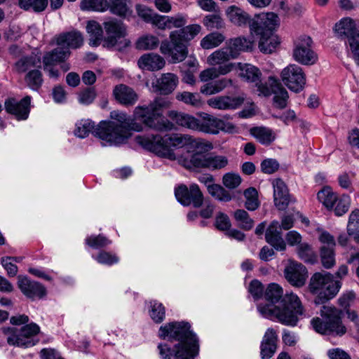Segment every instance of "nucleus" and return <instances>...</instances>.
I'll use <instances>...</instances> for the list:
<instances>
[{
    "label": "nucleus",
    "instance_id": "nucleus-1",
    "mask_svg": "<svg viewBox=\"0 0 359 359\" xmlns=\"http://www.w3.org/2000/svg\"><path fill=\"white\" fill-rule=\"evenodd\" d=\"M282 287L276 283L269 284L265 290V299L271 304H259V312L267 318L277 319L285 325L295 326L298 316L304 315V309L299 297L294 294H286L283 297Z\"/></svg>",
    "mask_w": 359,
    "mask_h": 359
},
{
    "label": "nucleus",
    "instance_id": "nucleus-2",
    "mask_svg": "<svg viewBox=\"0 0 359 359\" xmlns=\"http://www.w3.org/2000/svg\"><path fill=\"white\" fill-rule=\"evenodd\" d=\"M136 142L144 149L156 154L157 156L164 157L170 160H175L176 156L172 148H185L186 151L177 157V161L182 165L181 159L184 158L188 153H194L196 147L195 143H198L203 140H194L189 135L172 133L162 137L155 135L149 137L137 136Z\"/></svg>",
    "mask_w": 359,
    "mask_h": 359
},
{
    "label": "nucleus",
    "instance_id": "nucleus-3",
    "mask_svg": "<svg viewBox=\"0 0 359 359\" xmlns=\"http://www.w3.org/2000/svg\"><path fill=\"white\" fill-rule=\"evenodd\" d=\"M110 117L114 121L100 122L93 133L111 144H123L131 136V131L142 130V126L125 112L113 111Z\"/></svg>",
    "mask_w": 359,
    "mask_h": 359
},
{
    "label": "nucleus",
    "instance_id": "nucleus-4",
    "mask_svg": "<svg viewBox=\"0 0 359 359\" xmlns=\"http://www.w3.org/2000/svg\"><path fill=\"white\" fill-rule=\"evenodd\" d=\"M159 337H169L180 343L175 345L176 359H194L198 353V344L195 334L190 330V325L184 322H172L159 329Z\"/></svg>",
    "mask_w": 359,
    "mask_h": 359
},
{
    "label": "nucleus",
    "instance_id": "nucleus-5",
    "mask_svg": "<svg viewBox=\"0 0 359 359\" xmlns=\"http://www.w3.org/2000/svg\"><path fill=\"white\" fill-rule=\"evenodd\" d=\"M278 24V16L273 12L255 15V19L250 25V36L259 39V48L261 52L270 54L280 43L278 37L273 33Z\"/></svg>",
    "mask_w": 359,
    "mask_h": 359
},
{
    "label": "nucleus",
    "instance_id": "nucleus-6",
    "mask_svg": "<svg viewBox=\"0 0 359 359\" xmlns=\"http://www.w3.org/2000/svg\"><path fill=\"white\" fill-rule=\"evenodd\" d=\"M196 149L194 153H188L184 158L181 159L182 165L187 169L205 168L215 171L225 168L229 164V159L223 155L207 154L213 147L212 143L202 140L194 144Z\"/></svg>",
    "mask_w": 359,
    "mask_h": 359
},
{
    "label": "nucleus",
    "instance_id": "nucleus-7",
    "mask_svg": "<svg viewBox=\"0 0 359 359\" xmlns=\"http://www.w3.org/2000/svg\"><path fill=\"white\" fill-rule=\"evenodd\" d=\"M170 102L164 97H156L148 106H137L134 109V117L142 121L147 127L157 131H168L173 124L163 116V109L168 108Z\"/></svg>",
    "mask_w": 359,
    "mask_h": 359
},
{
    "label": "nucleus",
    "instance_id": "nucleus-8",
    "mask_svg": "<svg viewBox=\"0 0 359 359\" xmlns=\"http://www.w3.org/2000/svg\"><path fill=\"white\" fill-rule=\"evenodd\" d=\"M322 318H316L311 325L316 332L323 334H334L342 336L346 327L342 322L343 311L335 306H323L320 310Z\"/></svg>",
    "mask_w": 359,
    "mask_h": 359
},
{
    "label": "nucleus",
    "instance_id": "nucleus-9",
    "mask_svg": "<svg viewBox=\"0 0 359 359\" xmlns=\"http://www.w3.org/2000/svg\"><path fill=\"white\" fill-rule=\"evenodd\" d=\"M334 276L328 272H316L311 278L309 290L316 294L314 302L321 304L333 298L341 287V283L334 281Z\"/></svg>",
    "mask_w": 359,
    "mask_h": 359
},
{
    "label": "nucleus",
    "instance_id": "nucleus-10",
    "mask_svg": "<svg viewBox=\"0 0 359 359\" xmlns=\"http://www.w3.org/2000/svg\"><path fill=\"white\" fill-rule=\"evenodd\" d=\"M107 33L104 46L107 48H115L118 51L129 46L130 41L125 39L126 27L121 21L113 19L103 23Z\"/></svg>",
    "mask_w": 359,
    "mask_h": 359
},
{
    "label": "nucleus",
    "instance_id": "nucleus-11",
    "mask_svg": "<svg viewBox=\"0 0 359 359\" xmlns=\"http://www.w3.org/2000/svg\"><path fill=\"white\" fill-rule=\"evenodd\" d=\"M259 95L269 97L273 95V104L276 107L283 109L287 107L289 95L278 79L269 76L264 84L258 86Z\"/></svg>",
    "mask_w": 359,
    "mask_h": 359
},
{
    "label": "nucleus",
    "instance_id": "nucleus-12",
    "mask_svg": "<svg viewBox=\"0 0 359 359\" xmlns=\"http://www.w3.org/2000/svg\"><path fill=\"white\" fill-rule=\"evenodd\" d=\"M2 332L8 335L7 341L9 344L18 346H32L34 345L32 337L39 332V327L35 323H30L22 327L19 332L13 327H3Z\"/></svg>",
    "mask_w": 359,
    "mask_h": 359
},
{
    "label": "nucleus",
    "instance_id": "nucleus-13",
    "mask_svg": "<svg viewBox=\"0 0 359 359\" xmlns=\"http://www.w3.org/2000/svg\"><path fill=\"white\" fill-rule=\"evenodd\" d=\"M169 39L170 41L164 40L161 42V53L170 57L172 63L182 62L188 55L187 46L180 39L177 32H171Z\"/></svg>",
    "mask_w": 359,
    "mask_h": 359
},
{
    "label": "nucleus",
    "instance_id": "nucleus-14",
    "mask_svg": "<svg viewBox=\"0 0 359 359\" xmlns=\"http://www.w3.org/2000/svg\"><path fill=\"white\" fill-rule=\"evenodd\" d=\"M283 83L294 93L302 91L306 84V74L302 68L297 65L290 64L280 72Z\"/></svg>",
    "mask_w": 359,
    "mask_h": 359
},
{
    "label": "nucleus",
    "instance_id": "nucleus-15",
    "mask_svg": "<svg viewBox=\"0 0 359 359\" xmlns=\"http://www.w3.org/2000/svg\"><path fill=\"white\" fill-rule=\"evenodd\" d=\"M313 41L311 37L303 36L294 42L292 56L294 60L304 65H311L318 60L317 54L312 49Z\"/></svg>",
    "mask_w": 359,
    "mask_h": 359
},
{
    "label": "nucleus",
    "instance_id": "nucleus-16",
    "mask_svg": "<svg viewBox=\"0 0 359 359\" xmlns=\"http://www.w3.org/2000/svg\"><path fill=\"white\" fill-rule=\"evenodd\" d=\"M71 51L68 48L57 47L50 51L46 52L42 57L43 70L48 73L49 77L57 79L60 73L55 66L64 62L69 58Z\"/></svg>",
    "mask_w": 359,
    "mask_h": 359
},
{
    "label": "nucleus",
    "instance_id": "nucleus-17",
    "mask_svg": "<svg viewBox=\"0 0 359 359\" xmlns=\"http://www.w3.org/2000/svg\"><path fill=\"white\" fill-rule=\"evenodd\" d=\"M175 194L177 200L184 206L193 205L197 208L203 203V194L196 184H191L189 187L181 184L175 189Z\"/></svg>",
    "mask_w": 359,
    "mask_h": 359
},
{
    "label": "nucleus",
    "instance_id": "nucleus-18",
    "mask_svg": "<svg viewBox=\"0 0 359 359\" xmlns=\"http://www.w3.org/2000/svg\"><path fill=\"white\" fill-rule=\"evenodd\" d=\"M284 276L287 282L292 286L301 287L305 285L308 272L306 268L302 264L289 260L284 269Z\"/></svg>",
    "mask_w": 359,
    "mask_h": 359
},
{
    "label": "nucleus",
    "instance_id": "nucleus-19",
    "mask_svg": "<svg viewBox=\"0 0 359 359\" xmlns=\"http://www.w3.org/2000/svg\"><path fill=\"white\" fill-rule=\"evenodd\" d=\"M31 97L26 96L20 102L15 98H8L5 101V109L9 114H13L18 120H25L29 113Z\"/></svg>",
    "mask_w": 359,
    "mask_h": 359
},
{
    "label": "nucleus",
    "instance_id": "nucleus-20",
    "mask_svg": "<svg viewBox=\"0 0 359 359\" xmlns=\"http://www.w3.org/2000/svg\"><path fill=\"white\" fill-rule=\"evenodd\" d=\"M53 41L62 48L76 49L81 47L83 43V38L81 32L73 30L68 32H62L56 35Z\"/></svg>",
    "mask_w": 359,
    "mask_h": 359
},
{
    "label": "nucleus",
    "instance_id": "nucleus-21",
    "mask_svg": "<svg viewBox=\"0 0 359 359\" xmlns=\"http://www.w3.org/2000/svg\"><path fill=\"white\" fill-rule=\"evenodd\" d=\"M18 285L21 292L29 299H41L46 294L45 287L25 276H18Z\"/></svg>",
    "mask_w": 359,
    "mask_h": 359
},
{
    "label": "nucleus",
    "instance_id": "nucleus-22",
    "mask_svg": "<svg viewBox=\"0 0 359 359\" xmlns=\"http://www.w3.org/2000/svg\"><path fill=\"white\" fill-rule=\"evenodd\" d=\"M232 59L235 58L226 46L224 48L218 49L212 53L208 57L207 62L209 65L217 67L228 66V67H230V73L236 66V64L230 62V60Z\"/></svg>",
    "mask_w": 359,
    "mask_h": 359
},
{
    "label": "nucleus",
    "instance_id": "nucleus-23",
    "mask_svg": "<svg viewBox=\"0 0 359 359\" xmlns=\"http://www.w3.org/2000/svg\"><path fill=\"white\" fill-rule=\"evenodd\" d=\"M278 334L272 328H268L264 333L260 345V355L262 359L271 358L276 351Z\"/></svg>",
    "mask_w": 359,
    "mask_h": 359
},
{
    "label": "nucleus",
    "instance_id": "nucleus-24",
    "mask_svg": "<svg viewBox=\"0 0 359 359\" xmlns=\"http://www.w3.org/2000/svg\"><path fill=\"white\" fill-rule=\"evenodd\" d=\"M178 84V77L172 73L161 74L156 82L152 83V88L154 92L161 95L170 94Z\"/></svg>",
    "mask_w": 359,
    "mask_h": 359
},
{
    "label": "nucleus",
    "instance_id": "nucleus-25",
    "mask_svg": "<svg viewBox=\"0 0 359 359\" xmlns=\"http://www.w3.org/2000/svg\"><path fill=\"white\" fill-rule=\"evenodd\" d=\"M273 201L276 207L280 210H285L290 201V196L285 182L280 179L273 182Z\"/></svg>",
    "mask_w": 359,
    "mask_h": 359
},
{
    "label": "nucleus",
    "instance_id": "nucleus-26",
    "mask_svg": "<svg viewBox=\"0 0 359 359\" xmlns=\"http://www.w3.org/2000/svg\"><path fill=\"white\" fill-rule=\"evenodd\" d=\"M266 241L277 250H285L286 244L282 238L278 222L273 221L266 230Z\"/></svg>",
    "mask_w": 359,
    "mask_h": 359
},
{
    "label": "nucleus",
    "instance_id": "nucleus-27",
    "mask_svg": "<svg viewBox=\"0 0 359 359\" xmlns=\"http://www.w3.org/2000/svg\"><path fill=\"white\" fill-rule=\"evenodd\" d=\"M113 95L116 101L125 106H133L138 100V95L135 91L125 84L116 86Z\"/></svg>",
    "mask_w": 359,
    "mask_h": 359
},
{
    "label": "nucleus",
    "instance_id": "nucleus-28",
    "mask_svg": "<svg viewBox=\"0 0 359 359\" xmlns=\"http://www.w3.org/2000/svg\"><path fill=\"white\" fill-rule=\"evenodd\" d=\"M244 100L245 98L243 96H218L209 99L207 102L208 104L212 108L225 110L236 109L240 107L243 103Z\"/></svg>",
    "mask_w": 359,
    "mask_h": 359
},
{
    "label": "nucleus",
    "instance_id": "nucleus-29",
    "mask_svg": "<svg viewBox=\"0 0 359 359\" xmlns=\"http://www.w3.org/2000/svg\"><path fill=\"white\" fill-rule=\"evenodd\" d=\"M226 15L230 22L234 25L245 27L248 25L250 29L252 22L255 19V15L253 18H251L250 15L247 12L235 6H230L227 8Z\"/></svg>",
    "mask_w": 359,
    "mask_h": 359
},
{
    "label": "nucleus",
    "instance_id": "nucleus-30",
    "mask_svg": "<svg viewBox=\"0 0 359 359\" xmlns=\"http://www.w3.org/2000/svg\"><path fill=\"white\" fill-rule=\"evenodd\" d=\"M140 69L147 71H158L165 65V60L158 54L147 53L142 55L137 62Z\"/></svg>",
    "mask_w": 359,
    "mask_h": 359
},
{
    "label": "nucleus",
    "instance_id": "nucleus-31",
    "mask_svg": "<svg viewBox=\"0 0 359 359\" xmlns=\"http://www.w3.org/2000/svg\"><path fill=\"white\" fill-rule=\"evenodd\" d=\"M226 46L233 57L236 58L241 52L251 51L253 49L254 41L244 36H238L227 41Z\"/></svg>",
    "mask_w": 359,
    "mask_h": 359
},
{
    "label": "nucleus",
    "instance_id": "nucleus-32",
    "mask_svg": "<svg viewBox=\"0 0 359 359\" xmlns=\"http://www.w3.org/2000/svg\"><path fill=\"white\" fill-rule=\"evenodd\" d=\"M198 128L196 130L206 133L217 134L219 132V126L222 124V119L208 114H203L198 119Z\"/></svg>",
    "mask_w": 359,
    "mask_h": 359
},
{
    "label": "nucleus",
    "instance_id": "nucleus-33",
    "mask_svg": "<svg viewBox=\"0 0 359 359\" xmlns=\"http://www.w3.org/2000/svg\"><path fill=\"white\" fill-rule=\"evenodd\" d=\"M236 65L241 71L239 76L245 81L255 83L257 88L263 84L261 83L262 73L257 67L250 64L238 63Z\"/></svg>",
    "mask_w": 359,
    "mask_h": 359
},
{
    "label": "nucleus",
    "instance_id": "nucleus-34",
    "mask_svg": "<svg viewBox=\"0 0 359 359\" xmlns=\"http://www.w3.org/2000/svg\"><path fill=\"white\" fill-rule=\"evenodd\" d=\"M168 116L179 126L195 130L198 128V118L192 116L176 111H170Z\"/></svg>",
    "mask_w": 359,
    "mask_h": 359
},
{
    "label": "nucleus",
    "instance_id": "nucleus-35",
    "mask_svg": "<svg viewBox=\"0 0 359 359\" xmlns=\"http://www.w3.org/2000/svg\"><path fill=\"white\" fill-rule=\"evenodd\" d=\"M233 84L230 79L223 78L215 81H211L203 85L200 88L201 93L205 95H211L219 93L224 88Z\"/></svg>",
    "mask_w": 359,
    "mask_h": 359
},
{
    "label": "nucleus",
    "instance_id": "nucleus-36",
    "mask_svg": "<svg viewBox=\"0 0 359 359\" xmlns=\"http://www.w3.org/2000/svg\"><path fill=\"white\" fill-rule=\"evenodd\" d=\"M335 32L342 39L348 40L359 33L354 22L350 18H344L335 25Z\"/></svg>",
    "mask_w": 359,
    "mask_h": 359
},
{
    "label": "nucleus",
    "instance_id": "nucleus-37",
    "mask_svg": "<svg viewBox=\"0 0 359 359\" xmlns=\"http://www.w3.org/2000/svg\"><path fill=\"white\" fill-rule=\"evenodd\" d=\"M89 34V44L91 46H97L103 39L102 27L96 21H89L86 26Z\"/></svg>",
    "mask_w": 359,
    "mask_h": 359
},
{
    "label": "nucleus",
    "instance_id": "nucleus-38",
    "mask_svg": "<svg viewBox=\"0 0 359 359\" xmlns=\"http://www.w3.org/2000/svg\"><path fill=\"white\" fill-rule=\"evenodd\" d=\"M250 132L262 144L269 145L275 140V135L271 129L267 128L254 127Z\"/></svg>",
    "mask_w": 359,
    "mask_h": 359
},
{
    "label": "nucleus",
    "instance_id": "nucleus-39",
    "mask_svg": "<svg viewBox=\"0 0 359 359\" xmlns=\"http://www.w3.org/2000/svg\"><path fill=\"white\" fill-rule=\"evenodd\" d=\"M230 67L224 66L220 67H213L208 68L200 73L199 78L201 81L206 82L224 76L229 73Z\"/></svg>",
    "mask_w": 359,
    "mask_h": 359
},
{
    "label": "nucleus",
    "instance_id": "nucleus-40",
    "mask_svg": "<svg viewBox=\"0 0 359 359\" xmlns=\"http://www.w3.org/2000/svg\"><path fill=\"white\" fill-rule=\"evenodd\" d=\"M201 25L194 24L184 26L182 29L172 31V32H177L180 39L186 43L194 39L201 32Z\"/></svg>",
    "mask_w": 359,
    "mask_h": 359
},
{
    "label": "nucleus",
    "instance_id": "nucleus-41",
    "mask_svg": "<svg viewBox=\"0 0 359 359\" xmlns=\"http://www.w3.org/2000/svg\"><path fill=\"white\" fill-rule=\"evenodd\" d=\"M225 40V36L219 32H212L206 35L201 41V46L203 49H211L219 46Z\"/></svg>",
    "mask_w": 359,
    "mask_h": 359
},
{
    "label": "nucleus",
    "instance_id": "nucleus-42",
    "mask_svg": "<svg viewBox=\"0 0 359 359\" xmlns=\"http://www.w3.org/2000/svg\"><path fill=\"white\" fill-rule=\"evenodd\" d=\"M318 200L327 208L332 209L337 201V196L331 188L325 187L318 193Z\"/></svg>",
    "mask_w": 359,
    "mask_h": 359
},
{
    "label": "nucleus",
    "instance_id": "nucleus-43",
    "mask_svg": "<svg viewBox=\"0 0 359 359\" xmlns=\"http://www.w3.org/2000/svg\"><path fill=\"white\" fill-rule=\"evenodd\" d=\"M233 217L238 226L243 230L249 231L254 226V220L250 218L249 214L244 210H236L233 213Z\"/></svg>",
    "mask_w": 359,
    "mask_h": 359
},
{
    "label": "nucleus",
    "instance_id": "nucleus-44",
    "mask_svg": "<svg viewBox=\"0 0 359 359\" xmlns=\"http://www.w3.org/2000/svg\"><path fill=\"white\" fill-rule=\"evenodd\" d=\"M243 195L245 198V207L247 210L253 211L259 208L258 192L255 188L249 187L246 189L243 192Z\"/></svg>",
    "mask_w": 359,
    "mask_h": 359
},
{
    "label": "nucleus",
    "instance_id": "nucleus-45",
    "mask_svg": "<svg viewBox=\"0 0 359 359\" xmlns=\"http://www.w3.org/2000/svg\"><path fill=\"white\" fill-rule=\"evenodd\" d=\"M41 60L36 56H27L20 59L15 63V67L18 72H25L35 67H40Z\"/></svg>",
    "mask_w": 359,
    "mask_h": 359
},
{
    "label": "nucleus",
    "instance_id": "nucleus-46",
    "mask_svg": "<svg viewBox=\"0 0 359 359\" xmlns=\"http://www.w3.org/2000/svg\"><path fill=\"white\" fill-rule=\"evenodd\" d=\"M109 9L112 13L124 18L130 16L133 13L126 0H116L110 4Z\"/></svg>",
    "mask_w": 359,
    "mask_h": 359
},
{
    "label": "nucleus",
    "instance_id": "nucleus-47",
    "mask_svg": "<svg viewBox=\"0 0 359 359\" xmlns=\"http://www.w3.org/2000/svg\"><path fill=\"white\" fill-rule=\"evenodd\" d=\"M81 9L104 11L110 7L107 0H82L80 4Z\"/></svg>",
    "mask_w": 359,
    "mask_h": 359
},
{
    "label": "nucleus",
    "instance_id": "nucleus-48",
    "mask_svg": "<svg viewBox=\"0 0 359 359\" xmlns=\"http://www.w3.org/2000/svg\"><path fill=\"white\" fill-rule=\"evenodd\" d=\"M25 80L31 89L37 90L43 83L42 74L39 69L30 70L25 75Z\"/></svg>",
    "mask_w": 359,
    "mask_h": 359
},
{
    "label": "nucleus",
    "instance_id": "nucleus-49",
    "mask_svg": "<svg viewBox=\"0 0 359 359\" xmlns=\"http://www.w3.org/2000/svg\"><path fill=\"white\" fill-rule=\"evenodd\" d=\"M208 191L212 197L220 201L228 202L232 199L230 192L219 184L208 186Z\"/></svg>",
    "mask_w": 359,
    "mask_h": 359
},
{
    "label": "nucleus",
    "instance_id": "nucleus-50",
    "mask_svg": "<svg viewBox=\"0 0 359 359\" xmlns=\"http://www.w3.org/2000/svg\"><path fill=\"white\" fill-rule=\"evenodd\" d=\"M203 23L208 29H222L225 28V22L219 14H210L206 15Z\"/></svg>",
    "mask_w": 359,
    "mask_h": 359
},
{
    "label": "nucleus",
    "instance_id": "nucleus-51",
    "mask_svg": "<svg viewBox=\"0 0 359 359\" xmlns=\"http://www.w3.org/2000/svg\"><path fill=\"white\" fill-rule=\"evenodd\" d=\"M158 44V37L153 35H145L137 40L136 48L140 50H152L156 48Z\"/></svg>",
    "mask_w": 359,
    "mask_h": 359
},
{
    "label": "nucleus",
    "instance_id": "nucleus-52",
    "mask_svg": "<svg viewBox=\"0 0 359 359\" xmlns=\"http://www.w3.org/2000/svg\"><path fill=\"white\" fill-rule=\"evenodd\" d=\"M176 98L185 104H190L194 107H199L201 105V96L198 93L187 91L178 93L176 95Z\"/></svg>",
    "mask_w": 359,
    "mask_h": 359
},
{
    "label": "nucleus",
    "instance_id": "nucleus-53",
    "mask_svg": "<svg viewBox=\"0 0 359 359\" xmlns=\"http://www.w3.org/2000/svg\"><path fill=\"white\" fill-rule=\"evenodd\" d=\"M320 257L323 266L325 268L330 269L335 264L334 248L323 245L320 250Z\"/></svg>",
    "mask_w": 359,
    "mask_h": 359
},
{
    "label": "nucleus",
    "instance_id": "nucleus-54",
    "mask_svg": "<svg viewBox=\"0 0 359 359\" xmlns=\"http://www.w3.org/2000/svg\"><path fill=\"white\" fill-rule=\"evenodd\" d=\"M95 128L94 123L90 120L81 121L76 123V128L74 134L79 138H84L88 135L89 133L93 131Z\"/></svg>",
    "mask_w": 359,
    "mask_h": 359
},
{
    "label": "nucleus",
    "instance_id": "nucleus-55",
    "mask_svg": "<svg viewBox=\"0 0 359 359\" xmlns=\"http://www.w3.org/2000/svg\"><path fill=\"white\" fill-rule=\"evenodd\" d=\"M242 179L238 174L234 172L226 173L222 177L223 184L229 189L237 188L241 183Z\"/></svg>",
    "mask_w": 359,
    "mask_h": 359
},
{
    "label": "nucleus",
    "instance_id": "nucleus-56",
    "mask_svg": "<svg viewBox=\"0 0 359 359\" xmlns=\"http://www.w3.org/2000/svg\"><path fill=\"white\" fill-rule=\"evenodd\" d=\"M297 253L304 262H312L315 259L314 252L307 243H301L297 248Z\"/></svg>",
    "mask_w": 359,
    "mask_h": 359
},
{
    "label": "nucleus",
    "instance_id": "nucleus-57",
    "mask_svg": "<svg viewBox=\"0 0 359 359\" xmlns=\"http://www.w3.org/2000/svg\"><path fill=\"white\" fill-rule=\"evenodd\" d=\"M96 95L94 88H86L78 94L79 102L83 104H89L93 102Z\"/></svg>",
    "mask_w": 359,
    "mask_h": 359
},
{
    "label": "nucleus",
    "instance_id": "nucleus-58",
    "mask_svg": "<svg viewBox=\"0 0 359 359\" xmlns=\"http://www.w3.org/2000/svg\"><path fill=\"white\" fill-rule=\"evenodd\" d=\"M165 308L162 304L154 302L151 305L150 316L156 323H161L165 318Z\"/></svg>",
    "mask_w": 359,
    "mask_h": 359
},
{
    "label": "nucleus",
    "instance_id": "nucleus-59",
    "mask_svg": "<svg viewBox=\"0 0 359 359\" xmlns=\"http://www.w3.org/2000/svg\"><path fill=\"white\" fill-rule=\"evenodd\" d=\"M215 226L218 230L227 232L231 227V222L227 215L219 212L215 217Z\"/></svg>",
    "mask_w": 359,
    "mask_h": 359
},
{
    "label": "nucleus",
    "instance_id": "nucleus-60",
    "mask_svg": "<svg viewBox=\"0 0 359 359\" xmlns=\"http://www.w3.org/2000/svg\"><path fill=\"white\" fill-rule=\"evenodd\" d=\"M187 23V19L181 14L168 16V29L182 28Z\"/></svg>",
    "mask_w": 359,
    "mask_h": 359
},
{
    "label": "nucleus",
    "instance_id": "nucleus-61",
    "mask_svg": "<svg viewBox=\"0 0 359 359\" xmlns=\"http://www.w3.org/2000/svg\"><path fill=\"white\" fill-rule=\"evenodd\" d=\"M337 205L334 208V212L337 216H341L346 213L350 205V198L348 196H343L340 199H337Z\"/></svg>",
    "mask_w": 359,
    "mask_h": 359
},
{
    "label": "nucleus",
    "instance_id": "nucleus-62",
    "mask_svg": "<svg viewBox=\"0 0 359 359\" xmlns=\"http://www.w3.org/2000/svg\"><path fill=\"white\" fill-rule=\"evenodd\" d=\"M279 168V163L272 158L264 160L261 163V170L264 173L272 174Z\"/></svg>",
    "mask_w": 359,
    "mask_h": 359
},
{
    "label": "nucleus",
    "instance_id": "nucleus-63",
    "mask_svg": "<svg viewBox=\"0 0 359 359\" xmlns=\"http://www.w3.org/2000/svg\"><path fill=\"white\" fill-rule=\"evenodd\" d=\"M12 259L11 257H4L1 259V264L10 277L15 276L18 273V266L12 262Z\"/></svg>",
    "mask_w": 359,
    "mask_h": 359
},
{
    "label": "nucleus",
    "instance_id": "nucleus-64",
    "mask_svg": "<svg viewBox=\"0 0 359 359\" xmlns=\"http://www.w3.org/2000/svg\"><path fill=\"white\" fill-rule=\"evenodd\" d=\"M350 49L355 60L359 61V33L348 40Z\"/></svg>",
    "mask_w": 359,
    "mask_h": 359
}]
</instances>
